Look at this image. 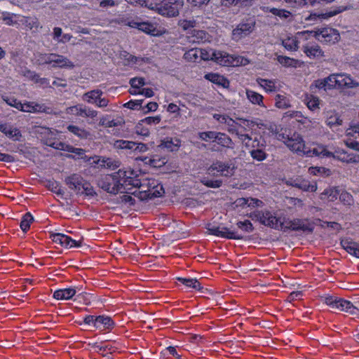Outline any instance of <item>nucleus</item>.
I'll list each match as a JSON object with an SVG mask.
<instances>
[{
	"label": "nucleus",
	"instance_id": "nucleus-40",
	"mask_svg": "<svg viewBox=\"0 0 359 359\" xmlns=\"http://www.w3.org/2000/svg\"><path fill=\"white\" fill-rule=\"evenodd\" d=\"M342 119L340 116L336 113H331L327 118L326 123L331 128L342 125Z\"/></svg>",
	"mask_w": 359,
	"mask_h": 359
},
{
	"label": "nucleus",
	"instance_id": "nucleus-31",
	"mask_svg": "<svg viewBox=\"0 0 359 359\" xmlns=\"http://www.w3.org/2000/svg\"><path fill=\"white\" fill-rule=\"evenodd\" d=\"M337 304H336L334 309H337L339 311H344L351 314H355L356 313L357 309L351 302L344 300L343 299H337Z\"/></svg>",
	"mask_w": 359,
	"mask_h": 359
},
{
	"label": "nucleus",
	"instance_id": "nucleus-27",
	"mask_svg": "<svg viewBox=\"0 0 359 359\" xmlns=\"http://www.w3.org/2000/svg\"><path fill=\"white\" fill-rule=\"evenodd\" d=\"M97 160L94 161V163L100 165V167L107 168L111 170H115L118 168L121 165L118 161H116L111 158L107 157H96Z\"/></svg>",
	"mask_w": 359,
	"mask_h": 359
},
{
	"label": "nucleus",
	"instance_id": "nucleus-20",
	"mask_svg": "<svg viewBox=\"0 0 359 359\" xmlns=\"http://www.w3.org/2000/svg\"><path fill=\"white\" fill-rule=\"evenodd\" d=\"M0 131L15 141L20 140L22 137L20 130L9 124L0 123Z\"/></svg>",
	"mask_w": 359,
	"mask_h": 359
},
{
	"label": "nucleus",
	"instance_id": "nucleus-14",
	"mask_svg": "<svg viewBox=\"0 0 359 359\" xmlns=\"http://www.w3.org/2000/svg\"><path fill=\"white\" fill-rule=\"evenodd\" d=\"M336 88H354L359 83L346 74H334Z\"/></svg>",
	"mask_w": 359,
	"mask_h": 359
},
{
	"label": "nucleus",
	"instance_id": "nucleus-46",
	"mask_svg": "<svg viewBox=\"0 0 359 359\" xmlns=\"http://www.w3.org/2000/svg\"><path fill=\"white\" fill-rule=\"evenodd\" d=\"M46 144L57 150L65 151V149H68L67 144L50 138L46 139Z\"/></svg>",
	"mask_w": 359,
	"mask_h": 359
},
{
	"label": "nucleus",
	"instance_id": "nucleus-28",
	"mask_svg": "<svg viewBox=\"0 0 359 359\" xmlns=\"http://www.w3.org/2000/svg\"><path fill=\"white\" fill-rule=\"evenodd\" d=\"M76 290L74 287L60 289L54 292L53 297L58 300H67L72 299L76 294Z\"/></svg>",
	"mask_w": 359,
	"mask_h": 359
},
{
	"label": "nucleus",
	"instance_id": "nucleus-53",
	"mask_svg": "<svg viewBox=\"0 0 359 359\" xmlns=\"http://www.w3.org/2000/svg\"><path fill=\"white\" fill-rule=\"evenodd\" d=\"M226 126H227V130L229 133L231 134H236L239 130L238 127H242L241 123H237L236 121L232 119L231 118H229Z\"/></svg>",
	"mask_w": 359,
	"mask_h": 359
},
{
	"label": "nucleus",
	"instance_id": "nucleus-1",
	"mask_svg": "<svg viewBox=\"0 0 359 359\" xmlns=\"http://www.w3.org/2000/svg\"><path fill=\"white\" fill-rule=\"evenodd\" d=\"M200 58L203 60H212L222 66H245L250 61L245 57L230 55L226 52L213 49H200Z\"/></svg>",
	"mask_w": 359,
	"mask_h": 359
},
{
	"label": "nucleus",
	"instance_id": "nucleus-45",
	"mask_svg": "<svg viewBox=\"0 0 359 359\" xmlns=\"http://www.w3.org/2000/svg\"><path fill=\"white\" fill-rule=\"evenodd\" d=\"M309 171L313 175H320L324 177L330 176L332 173L330 169L324 167H311L309 169Z\"/></svg>",
	"mask_w": 359,
	"mask_h": 359
},
{
	"label": "nucleus",
	"instance_id": "nucleus-16",
	"mask_svg": "<svg viewBox=\"0 0 359 359\" xmlns=\"http://www.w3.org/2000/svg\"><path fill=\"white\" fill-rule=\"evenodd\" d=\"M84 180L80 175L73 174L66 177L65 182L69 189L79 194L81 193V187H82Z\"/></svg>",
	"mask_w": 359,
	"mask_h": 359
},
{
	"label": "nucleus",
	"instance_id": "nucleus-25",
	"mask_svg": "<svg viewBox=\"0 0 359 359\" xmlns=\"http://www.w3.org/2000/svg\"><path fill=\"white\" fill-rule=\"evenodd\" d=\"M334 74L330 75L329 76L315 81V86L318 89H323L327 90V89H332L336 88Z\"/></svg>",
	"mask_w": 359,
	"mask_h": 359
},
{
	"label": "nucleus",
	"instance_id": "nucleus-39",
	"mask_svg": "<svg viewBox=\"0 0 359 359\" xmlns=\"http://www.w3.org/2000/svg\"><path fill=\"white\" fill-rule=\"evenodd\" d=\"M177 280L184 285L186 287L193 288L196 290H201L203 287L201 285L199 281L196 278H186L178 277Z\"/></svg>",
	"mask_w": 359,
	"mask_h": 359
},
{
	"label": "nucleus",
	"instance_id": "nucleus-37",
	"mask_svg": "<svg viewBox=\"0 0 359 359\" xmlns=\"http://www.w3.org/2000/svg\"><path fill=\"white\" fill-rule=\"evenodd\" d=\"M256 81L257 83L265 90L266 92L271 93L276 90V81L273 80L257 78Z\"/></svg>",
	"mask_w": 359,
	"mask_h": 359
},
{
	"label": "nucleus",
	"instance_id": "nucleus-54",
	"mask_svg": "<svg viewBox=\"0 0 359 359\" xmlns=\"http://www.w3.org/2000/svg\"><path fill=\"white\" fill-rule=\"evenodd\" d=\"M114 145L116 148L133 150V148L135 146V142L132 141L119 140L115 142Z\"/></svg>",
	"mask_w": 359,
	"mask_h": 359
},
{
	"label": "nucleus",
	"instance_id": "nucleus-12",
	"mask_svg": "<svg viewBox=\"0 0 359 359\" xmlns=\"http://www.w3.org/2000/svg\"><path fill=\"white\" fill-rule=\"evenodd\" d=\"M305 156H319L321 158H332L335 157V154L329 151L327 147L320 144H316L313 149L306 150Z\"/></svg>",
	"mask_w": 359,
	"mask_h": 359
},
{
	"label": "nucleus",
	"instance_id": "nucleus-2",
	"mask_svg": "<svg viewBox=\"0 0 359 359\" xmlns=\"http://www.w3.org/2000/svg\"><path fill=\"white\" fill-rule=\"evenodd\" d=\"M127 170L120 169L111 175H107L99 180V186L109 194H116L118 192H128L130 188L127 187Z\"/></svg>",
	"mask_w": 359,
	"mask_h": 359
},
{
	"label": "nucleus",
	"instance_id": "nucleus-59",
	"mask_svg": "<svg viewBox=\"0 0 359 359\" xmlns=\"http://www.w3.org/2000/svg\"><path fill=\"white\" fill-rule=\"evenodd\" d=\"M201 183L205 186L210 188H219L222 184V181L221 180H208L207 178H203L201 180Z\"/></svg>",
	"mask_w": 359,
	"mask_h": 359
},
{
	"label": "nucleus",
	"instance_id": "nucleus-56",
	"mask_svg": "<svg viewBox=\"0 0 359 359\" xmlns=\"http://www.w3.org/2000/svg\"><path fill=\"white\" fill-rule=\"evenodd\" d=\"M241 201H243L241 203L246 204L248 207H262L263 205V202L261 200H259L257 198H241Z\"/></svg>",
	"mask_w": 359,
	"mask_h": 359
},
{
	"label": "nucleus",
	"instance_id": "nucleus-48",
	"mask_svg": "<svg viewBox=\"0 0 359 359\" xmlns=\"http://www.w3.org/2000/svg\"><path fill=\"white\" fill-rule=\"evenodd\" d=\"M278 62L285 67H296L298 61L287 56L278 55L277 57Z\"/></svg>",
	"mask_w": 359,
	"mask_h": 359
},
{
	"label": "nucleus",
	"instance_id": "nucleus-13",
	"mask_svg": "<svg viewBox=\"0 0 359 359\" xmlns=\"http://www.w3.org/2000/svg\"><path fill=\"white\" fill-rule=\"evenodd\" d=\"M131 27H137L139 30H141L147 34H149L154 36H159L165 33L166 30L164 28H158L157 24H128Z\"/></svg>",
	"mask_w": 359,
	"mask_h": 359
},
{
	"label": "nucleus",
	"instance_id": "nucleus-30",
	"mask_svg": "<svg viewBox=\"0 0 359 359\" xmlns=\"http://www.w3.org/2000/svg\"><path fill=\"white\" fill-rule=\"evenodd\" d=\"M142 161L145 164H148L154 168H161L168 161L165 157H161L158 155H154L151 157H144Z\"/></svg>",
	"mask_w": 359,
	"mask_h": 359
},
{
	"label": "nucleus",
	"instance_id": "nucleus-36",
	"mask_svg": "<svg viewBox=\"0 0 359 359\" xmlns=\"http://www.w3.org/2000/svg\"><path fill=\"white\" fill-rule=\"evenodd\" d=\"M181 141L179 139L172 140V138H166L163 140L160 147L167 149L168 151H173L178 149L180 147Z\"/></svg>",
	"mask_w": 359,
	"mask_h": 359
},
{
	"label": "nucleus",
	"instance_id": "nucleus-55",
	"mask_svg": "<svg viewBox=\"0 0 359 359\" xmlns=\"http://www.w3.org/2000/svg\"><path fill=\"white\" fill-rule=\"evenodd\" d=\"M237 226L241 231L245 233H251L254 230V226L250 220H245L243 222H238L237 223Z\"/></svg>",
	"mask_w": 359,
	"mask_h": 359
},
{
	"label": "nucleus",
	"instance_id": "nucleus-50",
	"mask_svg": "<svg viewBox=\"0 0 359 359\" xmlns=\"http://www.w3.org/2000/svg\"><path fill=\"white\" fill-rule=\"evenodd\" d=\"M266 147V141L261 136H256L254 138L252 137L250 145L248 147L253 149L264 148Z\"/></svg>",
	"mask_w": 359,
	"mask_h": 359
},
{
	"label": "nucleus",
	"instance_id": "nucleus-61",
	"mask_svg": "<svg viewBox=\"0 0 359 359\" xmlns=\"http://www.w3.org/2000/svg\"><path fill=\"white\" fill-rule=\"evenodd\" d=\"M283 45L289 50H294L297 48V41L296 39L288 38L283 41Z\"/></svg>",
	"mask_w": 359,
	"mask_h": 359
},
{
	"label": "nucleus",
	"instance_id": "nucleus-26",
	"mask_svg": "<svg viewBox=\"0 0 359 359\" xmlns=\"http://www.w3.org/2000/svg\"><path fill=\"white\" fill-rule=\"evenodd\" d=\"M288 184L304 191L314 192L317 190V185L316 184H311L308 181L304 180H294L290 181Z\"/></svg>",
	"mask_w": 359,
	"mask_h": 359
},
{
	"label": "nucleus",
	"instance_id": "nucleus-8",
	"mask_svg": "<svg viewBox=\"0 0 359 359\" xmlns=\"http://www.w3.org/2000/svg\"><path fill=\"white\" fill-rule=\"evenodd\" d=\"M206 229L210 234L218 237L233 240L243 239L242 234L239 233L238 231L230 230L227 227H220L208 224L206 226Z\"/></svg>",
	"mask_w": 359,
	"mask_h": 359
},
{
	"label": "nucleus",
	"instance_id": "nucleus-60",
	"mask_svg": "<svg viewBox=\"0 0 359 359\" xmlns=\"http://www.w3.org/2000/svg\"><path fill=\"white\" fill-rule=\"evenodd\" d=\"M293 223V219H290L289 218L282 217L280 216V224L281 226L278 228L277 230H283L285 231L286 230H292V226Z\"/></svg>",
	"mask_w": 359,
	"mask_h": 359
},
{
	"label": "nucleus",
	"instance_id": "nucleus-44",
	"mask_svg": "<svg viewBox=\"0 0 359 359\" xmlns=\"http://www.w3.org/2000/svg\"><path fill=\"white\" fill-rule=\"evenodd\" d=\"M200 52L201 50L198 48L190 49L184 53V57L189 62H196L200 57Z\"/></svg>",
	"mask_w": 359,
	"mask_h": 359
},
{
	"label": "nucleus",
	"instance_id": "nucleus-29",
	"mask_svg": "<svg viewBox=\"0 0 359 359\" xmlns=\"http://www.w3.org/2000/svg\"><path fill=\"white\" fill-rule=\"evenodd\" d=\"M206 80L211 81L212 83L217 84L222 87H228L229 81L225 77L222 75L215 73H208L204 76Z\"/></svg>",
	"mask_w": 359,
	"mask_h": 359
},
{
	"label": "nucleus",
	"instance_id": "nucleus-52",
	"mask_svg": "<svg viewBox=\"0 0 359 359\" xmlns=\"http://www.w3.org/2000/svg\"><path fill=\"white\" fill-rule=\"evenodd\" d=\"M121 57L126 60L128 64H137L144 61L143 57L134 56L126 51L121 53Z\"/></svg>",
	"mask_w": 359,
	"mask_h": 359
},
{
	"label": "nucleus",
	"instance_id": "nucleus-4",
	"mask_svg": "<svg viewBox=\"0 0 359 359\" xmlns=\"http://www.w3.org/2000/svg\"><path fill=\"white\" fill-rule=\"evenodd\" d=\"M249 217L252 220L276 230L281 226L280 216L269 210H255L250 213Z\"/></svg>",
	"mask_w": 359,
	"mask_h": 359
},
{
	"label": "nucleus",
	"instance_id": "nucleus-21",
	"mask_svg": "<svg viewBox=\"0 0 359 359\" xmlns=\"http://www.w3.org/2000/svg\"><path fill=\"white\" fill-rule=\"evenodd\" d=\"M114 327L113 320L107 316H98L95 322V328L100 330H111Z\"/></svg>",
	"mask_w": 359,
	"mask_h": 359
},
{
	"label": "nucleus",
	"instance_id": "nucleus-43",
	"mask_svg": "<svg viewBox=\"0 0 359 359\" xmlns=\"http://www.w3.org/2000/svg\"><path fill=\"white\" fill-rule=\"evenodd\" d=\"M85 106L83 104H76L67 107L66 109V113L67 114L74 115L76 116H83Z\"/></svg>",
	"mask_w": 359,
	"mask_h": 359
},
{
	"label": "nucleus",
	"instance_id": "nucleus-47",
	"mask_svg": "<svg viewBox=\"0 0 359 359\" xmlns=\"http://www.w3.org/2000/svg\"><path fill=\"white\" fill-rule=\"evenodd\" d=\"M275 100L276 106L279 109H287L290 107L289 100L284 95H277Z\"/></svg>",
	"mask_w": 359,
	"mask_h": 359
},
{
	"label": "nucleus",
	"instance_id": "nucleus-11",
	"mask_svg": "<svg viewBox=\"0 0 359 359\" xmlns=\"http://www.w3.org/2000/svg\"><path fill=\"white\" fill-rule=\"evenodd\" d=\"M21 111L29 113L43 112L48 114H56L53 108L47 107L43 104H38L35 102L22 104Z\"/></svg>",
	"mask_w": 359,
	"mask_h": 359
},
{
	"label": "nucleus",
	"instance_id": "nucleus-19",
	"mask_svg": "<svg viewBox=\"0 0 359 359\" xmlns=\"http://www.w3.org/2000/svg\"><path fill=\"white\" fill-rule=\"evenodd\" d=\"M292 224V231H302L306 233H311L314 229L313 224L307 219H294Z\"/></svg>",
	"mask_w": 359,
	"mask_h": 359
},
{
	"label": "nucleus",
	"instance_id": "nucleus-49",
	"mask_svg": "<svg viewBox=\"0 0 359 359\" xmlns=\"http://www.w3.org/2000/svg\"><path fill=\"white\" fill-rule=\"evenodd\" d=\"M0 20L7 21V22H23L22 18L13 13H1Z\"/></svg>",
	"mask_w": 359,
	"mask_h": 359
},
{
	"label": "nucleus",
	"instance_id": "nucleus-5",
	"mask_svg": "<svg viewBox=\"0 0 359 359\" xmlns=\"http://www.w3.org/2000/svg\"><path fill=\"white\" fill-rule=\"evenodd\" d=\"M184 6V0H162L161 4H153L151 10H154L161 15L175 17Z\"/></svg>",
	"mask_w": 359,
	"mask_h": 359
},
{
	"label": "nucleus",
	"instance_id": "nucleus-9",
	"mask_svg": "<svg viewBox=\"0 0 359 359\" xmlns=\"http://www.w3.org/2000/svg\"><path fill=\"white\" fill-rule=\"evenodd\" d=\"M43 60L46 64H53V67L72 69L74 67L73 62L67 57L55 53L45 55Z\"/></svg>",
	"mask_w": 359,
	"mask_h": 359
},
{
	"label": "nucleus",
	"instance_id": "nucleus-32",
	"mask_svg": "<svg viewBox=\"0 0 359 359\" xmlns=\"http://www.w3.org/2000/svg\"><path fill=\"white\" fill-rule=\"evenodd\" d=\"M215 142L223 147L230 149L233 147V142L231 138L225 133L217 132Z\"/></svg>",
	"mask_w": 359,
	"mask_h": 359
},
{
	"label": "nucleus",
	"instance_id": "nucleus-51",
	"mask_svg": "<svg viewBox=\"0 0 359 359\" xmlns=\"http://www.w3.org/2000/svg\"><path fill=\"white\" fill-rule=\"evenodd\" d=\"M263 149L264 148L252 149L250 153L252 158L259 161H262L266 159L267 154L265 153Z\"/></svg>",
	"mask_w": 359,
	"mask_h": 359
},
{
	"label": "nucleus",
	"instance_id": "nucleus-35",
	"mask_svg": "<svg viewBox=\"0 0 359 359\" xmlns=\"http://www.w3.org/2000/svg\"><path fill=\"white\" fill-rule=\"evenodd\" d=\"M263 11H269L276 18L277 20H285L288 18L291 15V13L285 9H278L276 8L263 7Z\"/></svg>",
	"mask_w": 359,
	"mask_h": 359
},
{
	"label": "nucleus",
	"instance_id": "nucleus-62",
	"mask_svg": "<svg viewBox=\"0 0 359 359\" xmlns=\"http://www.w3.org/2000/svg\"><path fill=\"white\" fill-rule=\"evenodd\" d=\"M217 132L215 131H205V132H201L198 133V137L203 141H208L210 140H212L213 141L215 140V137Z\"/></svg>",
	"mask_w": 359,
	"mask_h": 359
},
{
	"label": "nucleus",
	"instance_id": "nucleus-7",
	"mask_svg": "<svg viewBox=\"0 0 359 359\" xmlns=\"http://www.w3.org/2000/svg\"><path fill=\"white\" fill-rule=\"evenodd\" d=\"M127 177L126 182L127 187L130 188H138L140 192L144 193L145 196L147 197L148 191L149 189H147V185L149 184V179L146 178H139V176L134 172V170H127Z\"/></svg>",
	"mask_w": 359,
	"mask_h": 359
},
{
	"label": "nucleus",
	"instance_id": "nucleus-34",
	"mask_svg": "<svg viewBox=\"0 0 359 359\" xmlns=\"http://www.w3.org/2000/svg\"><path fill=\"white\" fill-rule=\"evenodd\" d=\"M334 1V0H285L287 4L294 8L300 7L307 4L313 6L317 2L330 3Z\"/></svg>",
	"mask_w": 359,
	"mask_h": 359
},
{
	"label": "nucleus",
	"instance_id": "nucleus-15",
	"mask_svg": "<svg viewBox=\"0 0 359 359\" xmlns=\"http://www.w3.org/2000/svg\"><path fill=\"white\" fill-rule=\"evenodd\" d=\"M254 25L255 24H238L237 27L232 31L233 39L238 41L248 36L252 32Z\"/></svg>",
	"mask_w": 359,
	"mask_h": 359
},
{
	"label": "nucleus",
	"instance_id": "nucleus-63",
	"mask_svg": "<svg viewBox=\"0 0 359 359\" xmlns=\"http://www.w3.org/2000/svg\"><path fill=\"white\" fill-rule=\"evenodd\" d=\"M130 84L133 88L139 89L140 87L145 85L144 79L142 77H135L130 80Z\"/></svg>",
	"mask_w": 359,
	"mask_h": 359
},
{
	"label": "nucleus",
	"instance_id": "nucleus-58",
	"mask_svg": "<svg viewBox=\"0 0 359 359\" xmlns=\"http://www.w3.org/2000/svg\"><path fill=\"white\" fill-rule=\"evenodd\" d=\"M320 100L318 97L311 95L306 99V104L311 110H315L318 108Z\"/></svg>",
	"mask_w": 359,
	"mask_h": 359
},
{
	"label": "nucleus",
	"instance_id": "nucleus-3",
	"mask_svg": "<svg viewBox=\"0 0 359 359\" xmlns=\"http://www.w3.org/2000/svg\"><path fill=\"white\" fill-rule=\"evenodd\" d=\"M312 35L318 41L325 43H334L337 42L340 38L339 34L337 30L331 27H325L318 31H305L299 32L297 33L296 39H302L305 36V39H307L306 36Z\"/></svg>",
	"mask_w": 359,
	"mask_h": 359
},
{
	"label": "nucleus",
	"instance_id": "nucleus-38",
	"mask_svg": "<svg viewBox=\"0 0 359 359\" xmlns=\"http://www.w3.org/2000/svg\"><path fill=\"white\" fill-rule=\"evenodd\" d=\"M67 130L81 139H88L90 136V132L76 126L69 125L67 126Z\"/></svg>",
	"mask_w": 359,
	"mask_h": 359
},
{
	"label": "nucleus",
	"instance_id": "nucleus-17",
	"mask_svg": "<svg viewBox=\"0 0 359 359\" xmlns=\"http://www.w3.org/2000/svg\"><path fill=\"white\" fill-rule=\"evenodd\" d=\"M334 159H337L341 162L346 163H359V154L348 152L344 150L336 151Z\"/></svg>",
	"mask_w": 359,
	"mask_h": 359
},
{
	"label": "nucleus",
	"instance_id": "nucleus-23",
	"mask_svg": "<svg viewBox=\"0 0 359 359\" xmlns=\"http://www.w3.org/2000/svg\"><path fill=\"white\" fill-rule=\"evenodd\" d=\"M103 95L104 93L101 90L95 89L85 93L82 95V100L88 104L96 106Z\"/></svg>",
	"mask_w": 359,
	"mask_h": 359
},
{
	"label": "nucleus",
	"instance_id": "nucleus-64",
	"mask_svg": "<svg viewBox=\"0 0 359 359\" xmlns=\"http://www.w3.org/2000/svg\"><path fill=\"white\" fill-rule=\"evenodd\" d=\"M235 135L245 145L246 147L250 145V142L252 140V137H250L248 134L243 133L238 130Z\"/></svg>",
	"mask_w": 359,
	"mask_h": 359
},
{
	"label": "nucleus",
	"instance_id": "nucleus-6",
	"mask_svg": "<svg viewBox=\"0 0 359 359\" xmlns=\"http://www.w3.org/2000/svg\"><path fill=\"white\" fill-rule=\"evenodd\" d=\"M236 166L232 161H217L208 168V173L212 176L231 177L234 174Z\"/></svg>",
	"mask_w": 359,
	"mask_h": 359
},
{
	"label": "nucleus",
	"instance_id": "nucleus-10",
	"mask_svg": "<svg viewBox=\"0 0 359 359\" xmlns=\"http://www.w3.org/2000/svg\"><path fill=\"white\" fill-rule=\"evenodd\" d=\"M292 151L297 153L298 155L304 156L306 152V147L302 137L297 134L293 133L290 135V140L287 141L286 145Z\"/></svg>",
	"mask_w": 359,
	"mask_h": 359
},
{
	"label": "nucleus",
	"instance_id": "nucleus-33",
	"mask_svg": "<svg viewBox=\"0 0 359 359\" xmlns=\"http://www.w3.org/2000/svg\"><path fill=\"white\" fill-rule=\"evenodd\" d=\"M246 96H247L248 100L252 104H257L260 107H263L265 108L266 107L264 104V102H263L264 97L261 94H259L255 91L247 89L246 90Z\"/></svg>",
	"mask_w": 359,
	"mask_h": 359
},
{
	"label": "nucleus",
	"instance_id": "nucleus-42",
	"mask_svg": "<svg viewBox=\"0 0 359 359\" xmlns=\"http://www.w3.org/2000/svg\"><path fill=\"white\" fill-rule=\"evenodd\" d=\"M34 221V218L30 212L25 213L20 222V226L21 229L26 232L30 227V224Z\"/></svg>",
	"mask_w": 359,
	"mask_h": 359
},
{
	"label": "nucleus",
	"instance_id": "nucleus-41",
	"mask_svg": "<svg viewBox=\"0 0 359 359\" xmlns=\"http://www.w3.org/2000/svg\"><path fill=\"white\" fill-rule=\"evenodd\" d=\"M62 237V241L60 243V245L62 246L66 247V248H72V247H80L81 245V241H76L74 239H72L71 237L63 234Z\"/></svg>",
	"mask_w": 359,
	"mask_h": 359
},
{
	"label": "nucleus",
	"instance_id": "nucleus-22",
	"mask_svg": "<svg viewBox=\"0 0 359 359\" xmlns=\"http://www.w3.org/2000/svg\"><path fill=\"white\" fill-rule=\"evenodd\" d=\"M342 248L349 254L359 258V243L351 238H344L341 241Z\"/></svg>",
	"mask_w": 359,
	"mask_h": 359
},
{
	"label": "nucleus",
	"instance_id": "nucleus-57",
	"mask_svg": "<svg viewBox=\"0 0 359 359\" xmlns=\"http://www.w3.org/2000/svg\"><path fill=\"white\" fill-rule=\"evenodd\" d=\"M3 100L6 102L7 104L21 111L22 104L14 97L3 96Z\"/></svg>",
	"mask_w": 359,
	"mask_h": 359
},
{
	"label": "nucleus",
	"instance_id": "nucleus-24",
	"mask_svg": "<svg viewBox=\"0 0 359 359\" xmlns=\"http://www.w3.org/2000/svg\"><path fill=\"white\" fill-rule=\"evenodd\" d=\"M302 50L310 58H318L323 55V51L317 44L307 43L303 46Z\"/></svg>",
	"mask_w": 359,
	"mask_h": 359
},
{
	"label": "nucleus",
	"instance_id": "nucleus-18",
	"mask_svg": "<svg viewBox=\"0 0 359 359\" xmlns=\"http://www.w3.org/2000/svg\"><path fill=\"white\" fill-rule=\"evenodd\" d=\"M149 184L147 189H149L147 194V198H153L161 196L164 194L163 186L158 184L155 180L149 179Z\"/></svg>",
	"mask_w": 359,
	"mask_h": 359
}]
</instances>
